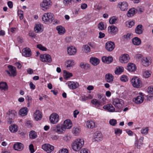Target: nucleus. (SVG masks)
I'll return each mask as SVG.
<instances>
[{"label":"nucleus","mask_w":153,"mask_h":153,"mask_svg":"<svg viewBox=\"0 0 153 153\" xmlns=\"http://www.w3.org/2000/svg\"><path fill=\"white\" fill-rule=\"evenodd\" d=\"M84 144V141L83 139H78L72 143V148L74 151H78L82 148Z\"/></svg>","instance_id":"f257e3e1"},{"label":"nucleus","mask_w":153,"mask_h":153,"mask_svg":"<svg viewBox=\"0 0 153 153\" xmlns=\"http://www.w3.org/2000/svg\"><path fill=\"white\" fill-rule=\"evenodd\" d=\"M123 100L118 98H115L113 99V104L117 109L116 111L119 112L122 110L123 105Z\"/></svg>","instance_id":"f03ea898"},{"label":"nucleus","mask_w":153,"mask_h":153,"mask_svg":"<svg viewBox=\"0 0 153 153\" xmlns=\"http://www.w3.org/2000/svg\"><path fill=\"white\" fill-rule=\"evenodd\" d=\"M42 19L44 22L51 23L53 19V13H45L43 15Z\"/></svg>","instance_id":"7ed1b4c3"},{"label":"nucleus","mask_w":153,"mask_h":153,"mask_svg":"<svg viewBox=\"0 0 153 153\" xmlns=\"http://www.w3.org/2000/svg\"><path fill=\"white\" fill-rule=\"evenodd\" d=\"M51 130L52 131L55 132L58 134H62L65 130V128L63 125L60 124L52 127Z\"/></svg>","instance_id":"20e7f679"},{"label":"nucleus","mask_w":153,"mask_h":153,"mask_svg":"<svg viewBox=\"0 0 153 153\" xmlns=\"http://www.w3.org/2000/svg\"><path fill=\"white\" fill-rule=\"evenodd\" d=\"M132 84L134 87L140 88L142 86V82L140 79L137 77H134L131 80Z\"/></svg>","instance_id":"39448f33"},{"label":"nucleus","mask_w":153,"mask_h":153,"mask_svg":"<svg viewBox=\"0 0 153 153\" xmlns=\"http://www.w3.org/2000/svg\"><path fill=\"white\" fill-rule=\"evenodd\" d=\"M40 5L42 10L45 11L49 9L51 5V2L50 0H44Z\"/></svg>","instance_id":"423d86ee"},{"label":"nucleus","mask_w":153,"mask_h":153,"mask_svg":"<svg viewBox=\"0 0 153 153\" xmlns=\"http://www.w3.org/2000/svg\"><path fill=\"white\" fill-rule=\"evenodd\" d=\"M7 67L9 71H6V72L9 76L13 77L16 76L17 73L16 67L10 65H8Z\"/></svg>","instance_id":"0eeeda50"},{"label":"nucleus","mask_w":153,"mask_h":153,"mask_svg":"<svg viewBox=\"0 0 153 153\" xmlns=\"http://www.w3.org/2000/svg\"><path fill=\"white\" fill-rule=\"evenodd\" d=\"M59 116L56 113L52 114L49 117L50 122L52 124H56L58 121Z\"/></svg>","instance_id":"6e6552de"},{"label":"nucleus","mask_w":153,"mask_h":153,"mask_svg":"<svg viewBox=\"0 0 153 153\" xmlns=\"http://www.w3.org/2000/svg\"><path fill=\"white\" fill-rule=\"evenodd\" d=\"M40 57L42 62L50 63L52 61L51 56L48 54H42Z\"/></svg>","instance_id":"1a4fd4ad"},{"label":"nucleus","mask_w":153,"mask_h":153,"mask_svg":"<svg viewBox=\"0 0 153 153\" xmlns=\"http://www.w3.org/2000/svg\"><path fill=\"white\" fill-rule=\"evenodd\" d=\"M42 149L48 153H50L54 149V147L48 144H45L42 146Z\"/></svg>","instance_id":"9d476101"},{"label":"nucleus","mask_w":153,"mask_h":153,"mask_svg":"<svg viewBox=\"0 0 153 153\" xmlns=\"http://www.w3.org/2000/svg\"><path fill=\"white\" fill-rule=\"evenodd\" d=\"M115 47L114 43L111 41L107 42L105 44V48L108 51H112Z\"/></svg>","instance_id":"9b49d317"},{"label":"nucleus","mask_w":153,"mask_h":153,"mask_svg":"<svg viewBox=\"0 0 153 153\" xmlns=\"http://www.w3.org/2000/svg\"><path fill=\"white\" fill-rule=\"evenodd\" d=\"M129 55L127 54H124L122 55L119 58V61L121 63H127L129 59Z\"/></svg>","instance_id":"f8f14e48"},{"label":"nucleus","mask_w":153,"mask_h":153,"mask_svg":"<svg viewBox=\"0 0 153 153\" xmlns=\"http://www.w3.org/2000/svg\"><path fill=\"white\" fill-rule=\"evenodd\" d=\"M69 88L71 89H75L78 88L79 86V83L77 82L69 81L68 82Z\"/></svg>","instance_id":"ddd939ff"},{"label":"nucleus","mask_w":153,"mask_h":153,"mask_svg":"<svg viewBox=\"0 0 153 153\" xmlns=\"http://www.w3.org/2000/svg\"><path fill=\"white\" fill-rule=\"evenodd\" d=\"M119 7L123 11L127 10L128 8V4L126 2H120L118 4Z\"/></svg>","instance_id":"4468645a"},{"label":"nucleus","mask_w":153,"mask_h":153,"mask_svg":"<svg viewBox=\"0 0 153 153\" xmlns=\"http://www.w3.org/2000/svg\"><path fill=\"white\" fill-rule=\"evenodd\" d=\"M108 31L111 34L115 35L117 32L118 29L116 27L112 25L108 27Z\"/></svg>","instance_id":"2eb2a0df"},{"label":"nucleus","mask_w":153,"mask_h":153,"mask_svg":"<svg viewBox=\"0 0 153 153\" xmlns=\"http://www.w3.org/2000/svg\"><path fill=\"white\" fill-rule=\"evenodd\" d=\"M144 139V137H141L140 138L137 140L135 143V146L138 149H141L142 146L143 144V140Z\"/></svg>","instance_id":"dca6fc26"},{"label":"nucleus","mask_w":153,"mask_h":153,"mask_svg":"<svg viewBox=\"0 0 153 153\" xmlns=\"http://www.w3.org/2000/svg\"><path fill=\"white\" fill-rule=\"evenodd\" d=\"M67 51L69 55H75L76 52V49L75 47L71 46L68 47Z\"/></svg>","instance_id":"f3484780"},{"label":"nucleus","mask_w":153,"mask_h":153,"mask_svg":"<svg viewBox=\"0 0 153 153\" xmlns=\"http://www.w3.org/2000/svg\"><path fill=\"white\" fill-rule=\"evenodd\" d=\"M22 54L26 57H30L31 55V53L30 49L28 48H26L22 50Z\"/></svg>","instance_id":"a211bd4d"},{"label":"nucleus","mask_w":153,"mask_h":153,"mask_svg":"<svg viewBox=\"0 0 153 153\" xmlns=\"http://www.w3.org/2000/svg\"><path fill=\"white\" fill-rule=\"evenodd\" d=\"M7 117H9L14 118L17 115V112L14 110H9L6 114Z\"/></svg>","instance_id":"6ab92c4d"},{"label":"nucleus","mask_w":153,"mask_h":153,"mask_svg":"<svg viewBox=\"0 0 153 153\" xmlns=\"http://www.w3.org/2000/svg\"><path fill=\"white\" fill-rule=\"evenodd\" d=\"M144 98L143 95L138 96L133 99L134 101L137 104H139L142 102Z\"/></svg>","instance_id":"aec40b11"},{"label":"nucleus","mask_w":153,"mask_h":153,"mask_svg":"<svg viewBox=\"0 0 153 153\" xmlns=\"http://www.w3.org/2000/svg\"><path fill=\"white\" fill-rule=\"evenodd\" d=\"M33 117L36 120H40L42 117V113L39 111L36 110L33 114Z\"/></svg>","instance_id":"412c9836"},{"label":"nucleus","mask_w":153,"mask_h":153,"mask_svg":"<svg viewBox=\"0 0 153 153\" xmlns=\"http://www.w3.org/2000/svg\"><path fill=\"white\" fill-rule=\"evenodd\" d=\"M113 58L111 56L108 57L103 56L102 58V61L106 63L109 64L111 63L113 61Z\"/></svg>","instance_id":"4be33fe9"},{"label":"nucleus","mask_w":153,"mask_h":153,"mask_svg":"<svg viewBox=\"0 0 153 153\" xmlns=\"http://www.w3.org/2000/svg\"><path fill=\"white\" fill-rule=\"evenodd\" d=\"M62 125L65 128V130L66 129H70L72 127V123L70 120L68 119L64 121Z\"/></svg>","instance_id":"5701e85b"},{"label":"nucleus","mask_w":153,"mask_h":153,"mask_svg":"<svg viewBox=\"0 0 153 153\" xmlns=\"http://www.w3.org/2000/svg\"><path fill=\"white\" fill-rule=\"evenodd\" d=\"M43 29V26L40 24H36L34 28V31L36 33L42 32Z\"/></svg>","instance_id":"b1692460"},{"label":"nucleus","mask_w":153,"mask_h":153,"mask_svg":"<svg viewBox=\"0 0 153 153\" xmlns=\"http://www.w3.org/2000/svg\"><path fill=\"white\" fill-rule=\"evenodd\" d=\"M143 27L142 25H138L135 29V33L138 34H141L143 33Z\"/></svg>","instance_id":"393cba45"},{"label":"nucleus","mask_w":153,"mask_h":153,"mask_svg":"<svg viewBox=\"0 0 153 153\" xmlns=\"http://www.w3.org/2000/svg\"><path fill=\"white\" fill-rule=\"evenodd\" d=\"M23 145L20 143H15L13 146L14 149L17 151H20L23 149Z\"/></svg>","instance_id":"a878e982"},{"label":"nucleus","mask_w":153,"mask_h":153,"mask_svg":"<svg viewBox=\"0 0 153 153\" xmlns=\"http://www.w3.org/2000/svg\"><path fill=\"white\" fill-rule=\"evenodd\" d=\"M90 62L93 65L96 66L99 64L100 63L99 59L95 57H92L90 58Z\"/></svg>","instance_id":"bb28decb"},{"label":"nucleus","mask_w":153,"mask_h":153,"mask_svg":"<svg viewBox=\"0 0 153 153\" xmlns=\"http://www.w3.org/2000/svg\"><path fill=\"white\" fill-rule=\"evenodd\" d=\"M103 108L111 112L115 111V108L111 104H108L103 106Z\"/></svg>","instance_id":"cd10ccee"},{"label":"nucleus","mask_w":153,"mask_h":153,"mask_svg":"<svg viewBox=\"0 0 153 153\" xmlns=\"http://www.w3.org/2000/svg\"><path fill=\"white\" fill-rule=\"evenodd\" d=\"M65 65L67 68H71L75 65V62L73 60L69 59L65 62Z\"/></svg>","instance_id":"c85d7f7f"},{"label":"nucleus","mask_w":153,"mask_h":153,"mask_svg":"<svg viewBox=\"0 0 153 153\" xmlns=\"http://www.w3.org/2000/svg\"><path fill=\"white\" fill-rule=\"evenodd\" d=\"M105 78L107 82H111L113 81L114 76L112 74L108 73L105 75Z\"/></svg>","instance_id":"c756f323"},{"label":"nucleus","mask_w":153,"mask_h":153,"mask_svg":"<svg viewBox=\"0 0 153 153\" xmlns=\"http://www.w3.org/2000/svg\"><path fill=\"white\" fill-rule=\"evenodd\" d=\"M136 69V65L132 63H130L127 66V70L130 71H134Z\"/></svg>","instance_id":"7c9ffc66"},{"label":"nucleus","mask_w":153,"mask_h":153,"mask_svg":"<svg viewBox=\"0 0 153 153\" xmlns=\"http://www.w3.org/2000/svg\"><path fill=\"white\" fill-rule=\"evenodd\" d=\"M94 140L99 141L101 140L102 138V134L100 133H96L94 135Z\"/></svg>","instance_id":"2f4dec72"},{"label":"nucleus","mask_w":153,"mask_h":153,"mask_svg":"<svg viewBox=\"0 0 153 153\" xmlns=\"http://www.w3.org/2000/svg\"><path fill=\"white\" fill-rule=\"evenodd\" d=\"M28 111V109L27 108L24 107L20 110L19 113L22 116H24L27 114Z\"/></svg>","instance_id":"473e14b6"},{"label":"nucleus","mask_w":153,"mask_h":153,"mask_svg":"<svg viewBox=\"0 0 153 153\" xmlns=\"http://www.w3.org/2000/svg\"><path fill=\"white\" fill-rule=\"evenodd\" d=\"M56 29L58 31V33L60 35L63 34L65 32V29L64 28L61 26H57Z\"/></svg>","instance_id":"72a5a7b5"},{"label":"nucleus","mask_w":153,"mask_h":153,"mask_svg":"<svg viewBox=\"0 0 153 153\" xmlns=\"http://www.w3.org/2000/svg\"><path fill=\"white\" fill-rule=\"evenodd\" d=\"M141 42L140 39L137 37H135L132 39V42L135 45H139L141 44Z\"/></svg>","instance_id":"f704fd0d"},{"label":"nucleus","mask_w":153,"mask_h":153,"mask_svg":"<svg viewBox=\"0 0 153 153\" xmlns=\"http://www.w3.org/2000/svg\"><path fill=\"white\" fill-rule=\"evenodd\" d=\"M86 125L88 128H93L95 127V123L92 121L88 120L86 122Z\"/></svg>","instance_id":"c9c22d12"},{"label":"nucleus","mask_w":153,"mask_h":153,"mask_svg":"<svg viewBox=\"0 0 153 153\" xmlns=\"http://www.w3.org/2000/svg\"><path fill=\"white\" fill-rule=\"evenodd\" d=\"M136 10L134 8H132L130 9L128 12L127 16L128 17H131L133 16L135 14L136 12Z\"/></svg>","instance_id":"e433bc0d"},{"label":"nucleus","mask_w":153,"mask_h":153,"mask_svg":"<svg viewBox=\"0 0 153 153\" xmlns=\"http://www.w3.org/2000/svg\"><path fill=\"white\" fill-rule=\"evenodd\" d=\"M17 128L16 125H12L9 127V130L11 132L15 133L17 131Z\"/></svg>","instance_id":"4c0bfd02"},{"label":"nucleus","mask_w":153,"mask_h":153,"mask_svg":"<svg viewBox=\"0 0 153 153\" xmlns=\"http://www.w3.org/2000/svg\"><path fill=\"white\" fill-rule=\"evenodd\" d=\"M64 77L65 79H67L68 78L71 77L73 75L71 73L68 72L66 70L63 71Z\"/></svg>","instance_id":"58836bf2"},{"label":"nucleus","mask_w":153,"mask_h":153,"mask_svg":"<svg viewBox=\"0 0 153 153\" xmlns=\"http://www.w3.org/2000/svg\"><path fill=\"white\" fill-rule=\"evenodd\" d=\"M82 50L85 53L90 52L91 51L90 47L87 45H83L82 47Z\"/></svg>","instance_id":"ea45409f"},{"label":"nucleus","mask_w":153,"mask_h":153,"mask_svg":"<svg viewBox=\"0 0 153 153\" xmlns=\"http://www.w3.org/2000/svg\"><path fill=\"white\" fill-rule=\"evenodd\" d=\"M29 137L32 139L36 138L37 137L36 133L34 131H31L29 133Z\"/></svg>","instance_id":"a19ab883"},{"label":"nucleus","mask_w":153,"mask_h":153,"mask_svg":"<svg viewBox=\"0 0 153 153\" xmlns=\"http://www.w3.org/2000/svg\"><path fill=\"white\" fill-rule=\"evenodd\" d=\"M98 97L99 99V101L100 102L101 105L105 103L106 98L105 97L102 96L101 95H98Z\"/></svg>","instance_id":"79ce46f5"},{"label":"nucleus","mask_w":153,"mask_h":153,"mask_svg":"<svg viewBox=\"0 0 153 153\" xmlns=\"http://www.w3.org/2000/svg\"><path fill=\"white\" fill-rule=\"evenodd\" d=\"M98 27L99 29L100 30H105L106 28V27H105L104 23L102 22H100L98 24Z\"/></svg>","instance_id":"37998d69"},{"label":"nucleus","mask_w":153,"mask_h":153,"mask_svg":"<svg viewBox=\"0 0 153 153\" xmlns=\"http://www.w3.org/2000/svg\"><path fill=\"white\" fill-rule=\"evenodd\" d=\"M79 66L82 68L87 69L89 67V65L88 64L83 62H81L79 65Z\"/></svg>","instance_id":"c03bdc74"},{"label":"nucleus","mask_w":153,"mask_h":153,"mask_svg":"<svg viewBox=\"0 0 153 153\" xmlns=\"http://www.w3.org/2000/svg\"><path fill=\"white\" fill-rule=\"evenodd\" d=\"M91 103L93 104L95 106L97 107H98L101 105L100 102L96 99L92 100L91 101Z\"/></svg>","instance_id":"a18cd8bd"},{"label":"nucleus","mask_w":153,"mask_h":153,"mask_svg":"<svg viewBox=\"0 0 153 153\" xmlns=\"http://www.w3.org/2000/svg\"><path fill=\"white\" fill-rule=\"evenodd\" d=\"M124 71V68L122 67H119L118 68H117L115 71L116 74H120Z\"/></svg>","instance_id":"49530a36"},{"label":"nucleus","mask_w":153,"mask_h":153,"mask_svg":"<svg viewBox=\"0 0 153 153\" xmlns=\"http://www.w3.org/2000/svg\"><path fill=\"white\" fill-rule=\"evenodd\" d=\"M7 87V85L6 83L1 82L0 83V89L1 90H5Z\"/></svg>","instance_id":"de8ad7c7"},{"label":"nucleus","mask_w":153,"mask_h":153,"mask_svg":"<svg viewBox=\"0 0 153 153\" xmlns=\"http://www.w3.org/2000/svg\"><path fill=\"white\" fill-rule=\"evenodd\" d=\"M142 63L144 66H147L149 65V62L147 58L143 59L142 61Z\"/></svg>","instance_id":"09e8293b"},{"label":"nucleus","mask_w":153,"mask_h":153,"mask_svg":"<svg viewBox=\"0 0 153 153\" xmlns=\"http://www.w3.org/2000/svg\"><path fill=\"white\" fill-rule=\"evenodd\" d=\"M117 19L114 16L111 17L109 21L110 23L111 24H115L117 22Z\"/></svg>","instance_id":"8fccbe9b"},{"label":"nucleus","mask_w":153,"mask_h":153,"mask_svg":"<svg viewBox=\"0 0 153 153\" xmlns=\"http://www.w3.org/2000/svg\"><path fill=\"white\" fill-rule=\"evenodd\" d=\"M37 48L40 49V50L45 51H46L47 49L45 47H44L41 44H38L37 45Z\"/></svg>","instance_id":"3c124183"},{"label":"nucleus","mask_w":153,"mask_h":153,"mask_svg":"<svg viewBox=\"0 0 153 153\" xmlns=\"http://www.w3.org/2000/svg\"><path fill=\"white\" fill-rule=\"evenodd\" d=\"M79 129L78 128H74L73 129L72 133L75 135H77L79 132Z\"/></svg>","instance_id":"603ef678"},{"label":"nucleus","mask_w":153,"mask_h":153,"mask_svg":"<svg viewBox=\"0 0 153 153\" xmlns=\"http://www.w3.org/2000/svg\"><path fill=\"white\" fill-rule=\"evenodd\" d=\"M72 0H63V3L65 6H68L71 4Z\"/></svg>","instance_id":"864d4df0"},{"label":"nucleus","mask_w":153,"mask_h":153,"mask_svg":"<svg viewBox=\"0 0 153 153\" xmlns=\"http://www.w3.org/2000/svg\"><path fill=\"white\" fill-rule=\"evenodd\" d=\"M151 75V74L149 73V71H145L143 73V76L144 77L146 78H148Z\"/></svg>","instance_id":"5fc2aeb1"},{"label":"nucleus","mask_w":153,"mask_h":153,"mask_svg":"<svg viewBox=\"0 0 153 153\" xmlns=\"http://www.w3.org/2000/svg\"><path fill=\"white\" fill-rule=\"evenodd\" d=\"M110 124L112 126H115L117 123V120L115 119H112L110 120L109 122Z\"/></svg>","instance_id":"6e6d98bb"},{"label":"nucleus","mask_w":153,"mask_h":153,"mask_svg":"<svg viewBox=\"0 0 153 153\" xmlns=\"http://www.w3.org/2000/svg\"><path fill=\"white\" fill-rule=\"evenodd\" d=\"M149 128L148 127H146L142 129L141 130V133L143 134H146L148 132Z\"/></svg>","instance_id":"4d7b16f0"},{"label":"nucleus","mask_w":153,"mask_h":153,"mask_svg":"<svg viewBox=\"0 0 153 153\" xmlns=\"http://www.w3.org/2000/svg\"><path fill=\"white\" fill-rule=\"evenodd\" d=\"M18 13L19 16V18L20 20H22L23 18V12L22 10H19L18 11Z\"/></svg>","instance_id":"13d9d810"},{"label":"nucleus","mask_w":153,"mask_h":153,"mask_svg":"<svg viewBox=\"0 0 153 153\" xmlns=\"http://www.w3.org/2000/svg\"><path fill=\"white\" fill-rule=\"evenodd\" d=\"M120 79L123 82H126L128 80L127 76L125 75H123L121 76Z\"/></svg>","instance_id":"bf43d9fd"},{"label":"nucleus","mask_w":153,"mask_h":153,"mask_svg":"<svg viewBox=\"0 0 153 153\" xmlns=\"http://www.w3.org/2000/svg\"><path fill=\"white\" fill-rule=\"evenodd\" d=\"M29 149L31 153H33L34 152V146L33 144H30L29 145Z\"/></svg>","instance_id":"052dcab7"},{"label":"nucleus","mask_w":153,"mask_h":153,"mask_svg":"<svg viewBox=\"0 0 153 153\" xmlns=\"http://www.w3.org/2000/svg\"><path fill=\"white\" fill-rule=\"evenodd\" d=\"M134 22L133 21H131L128 22V24L127 25V27L129 28L131 27L134 25Z\"/></svg>","instance_id":"680f3d73"},{"label":"nucleus","mask_w":153,"mask_h":153,"mask_svg":"<svg viewBox=\"0 0 153 153\" xmlns=\"http://www.w3.org/2000/svg\"><path fill=\"white\" fill-rule=\"evenodd\" d=\"M122 132L121 130L119 128H117L114 129L115 134H121Z\"/></svg>","instance_id":"e2e57ef3"},{"label":"nucleus","mask_w":153,"mask_h":153,"mask_svg":"<svg viewBox=\"0 0 153 153\" xmlns=\"http://www.w3.org/2000/svg\"><path fill=\"white\" fill-rule=\"evenodd\" d=\"M8 118L7 123L9 124H11L14 122L13 119L14 118L10 117H7Z\"/></svg>","instance_id":"0e129e2a"},{"label":"nucleus","mask_w":153,"mask_h":153,"mask_svg":"<svg viewBox=\"0 0 153 153\" xmlns=\"http://www.w3.org/2000/svg\"><path fill=\"white\" fill-rule=\"evenodd\" d=\"M59 153H68V150L66 149H61L59 152Z\"/></svg>","instance_id":"69168bd1"},{"label":"nucleus","mask_w":153,"mask_h":153,"mask_svg":"<svg viewBox=\"0 0 153 153\" xmlns=\"http://www.w3.org/2000/svg\"><path fill=\"white\" fill-rule=\"evenodd\" d=\"M148 91L151 94H153V87H149L148 88Z\"/></svg>","instance_id":"338daca9"},{"label":"nucleus","mask_w":153,"mask_h":153,"mask_svg":"<svg viewBox=\"0 0 153 153\" xmlns=\"http://www.w3.org/2000/svg\"><path fill=\"white\" fill-rule=\"evenodd\" d=\"M80 153H89L88 150L85 149H82L80 151Z\"/></svg>","instance_id":"774afa93"}]
</instances>
